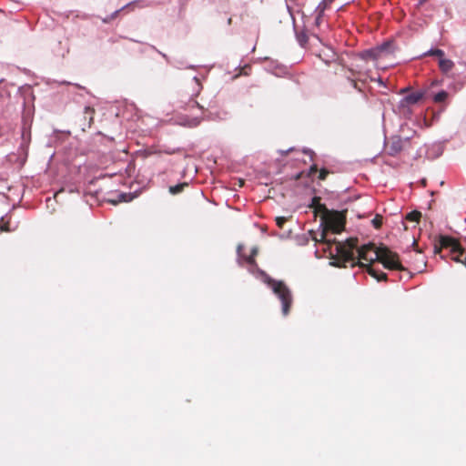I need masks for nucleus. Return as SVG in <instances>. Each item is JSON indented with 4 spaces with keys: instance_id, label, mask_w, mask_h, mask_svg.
Masks as SVG:
<instances>
[{
    "instance_id": "1",
    "label": "nucleus",
    "mask_w": 466,
    "mask_h": 466,
    "mask_svg": "<svg viewBox=\"0 0 466 466\" xmlns=\"http://www.w3.org/2000/svg\"><path fill=\"white\" fill-rule=\"evenodd\" d=\"M343 228V224L340 221L329 222L320 234L319 242L327 245L324 251H329L332 262L330 264L335 267H346V263L353 260V252L358 246V238H350L345 242L337 241L335 238L328 239L327 236L329 231L332 234H339Z\"/></svg>"
},
{
    "instance_id": "2",
    "label": "nucleus",
    "mask_w": 466,
    "mask_h": 466,
    "mask_svg": "<svg viewBox=\"0 0 466 466\" xmlns=\"http://www.w3.org/2000/svg\"><path fill=\"white\" fill-rule=\"evenodd\" d=\"M358 259L359 261L365 260L369 262L368 264L379 261L388 269L406 270L400 260L399 255L386 246L377 248L373 243L363 245L358 248Z\"/></svg>"
},
{
    "instance_id": "3",
    "label": "nucleus",
    "mask_w": 466,
    "mask_h": 466,
    "mask_svg": "<svg viewBox=\"0 0 466 466\" xmlns=\"http://www.w3.org/2000/svg\"><path fill=\"white\" fill-rule=\"evenodd\" d=\"M442 248H449L451 258L466 266V253L456 238L450 236H441L440 248L435 247V252L439 253Z\"/></svg>"
},
{
    "instance_id": "4",
    "label": "nucleus",
    "mask_w": 466,
    "mask_h": 466,
    "mask_svg": "<svg viewBox=\"0 0 466 466\" xmlns=\"http://www.w3.org/2000/svg\"><path fill=\"white\" fill-rule=\"evenodd\" d=\"M266 282L280 299L282 304V313L284 316H287L289 313L292 304V295L289 289L283 281H278L269 277L266 278Z\"/></svg>"
},
{
    "instance_id": "5",
    "label": "nucleus",
    "mask_w": 466,
    "mask_h": 466,
    "mask_svg": "<svg viewBox=\"0 0 466 466\" xmlns=\"http://www.w3.org/2000/svg\"><path fill=\"white\" fill-rule=\"evenodd\" d=\"M412 247L414 248L413 251H409L410 260L409 262L413 266V269L418 272H421L422 269L426 267L425 257L422 252L418 249V243L416 240L413 241Z\"/></svg>"
},
{
    "instance_id": "6",
    "label": "nucleus",
    "mask_w": 466,
    "mask_h": 466,
    "mask_svg": "<svg viewBox=\"0 0 466 466\" xmlns=\"http://www.w3.org/2000/svg\"><path fill=\"white\" fill-rule=\"evenodd\" d=\"M408 142V139H402L400 137H391L386 142L385 150L390 156L395 157L404 148V144Z\"/></svg>"
},
{
    "instance_id": "7",
    "label": "nucleus",
    "mask_w": 466,
    "mask_h": 466,
    "mask_svg": "<svg viewBox=\"0 0 466 466\" xmlns=\"http://www.w3.org/2000/svg\"><path fill=\"white\" fill-rule=\"evenodd\" d=\"M351 263V268H354L355 266H359L360 268H365L366 271L374 279H376L378 281H386L388 277L387 274L374 268L371 265L372 264H365L361 261L355 262V257L353 256V260L350 261Z\"/></svg>"
},
{
    "instance_id": "8",
    "label": "nucleus",
    "mask_w": 466,
    "mask_h": 466,
    "mask_svg": "<svg viewBox=\"0 0 466 466\" xmlns=\"http://www.w3.org/2000/svg\"><path fill=\"white\" fill-rule=\"evenodd\" d=\"M96 111L91 106H86L84 109V116L81 120L83 123L81 124V128L83 131H86L87 128H90L94 123V116Z\"/></svg>"
},
{
    "instance_id": "9",
    "label": "nucleus",
    "mask_w": 466,
    "mask_h": 466,
    "mask_svg": "<svg viewBox=\"0 0 466 466\" xmlns=\"http://www.w3.org/2000/svg\"><path fill=\"white\" fill-rule=\"evenodd\" d=\"M376 49L381 57L384 56L392 54L394 51L393 42L387 41V42L376 46Z\"/></svg>"
},
{
    "instance_id": "10",
    "label": "nucleus",
    "mask_w": 466,
    "mask_h": 466,
    "mask_svg": "<svg viewBox=\"0 0 466 466\" xmlns=\"http://www.w3.org/2000/svg\"><path fill=\"white\" fill-rule=\"evenodd\" d=\"M439 67L443 74H448L454 67V63L451 59L442 57L439 59Z\"/></svg>"
},
{
    "instance_id": "11",
    "label": "nucleus",
    "mask_w": 466,
    "mask_h": 466,
    "mask_svg": "<svg viewBox=\"0 0 466 466\" xmlns=\"http://www.w3.org/2000/svg\"><path fill=\"white\" fill-rule=\"evenodd\" d=\"M422 97H423V93L412 92V93L407 95L403 98V101L408 105H414V104L418 103L419 101H420L422 99Z\"/></svg>"
},
{
    "instance_id": "12",
    "label": "nucleus",
    "mask_w": 466,
    "mask_h": 466,
    "mask_svg": "<svg viewBox=\"0 0 466 466\" xmlns=\"http://www.w3.org/2000/svg\"><path fill=\"white\" fill-rule=\"evenodd\" d=\"M360 57L364 60H377L380 58L379 52L376 47L363 51L360 54Z\"/></svg>"
},
{
    "instance_id": "13",
    "label": "nucleus",
    "mask_w": 466,
    "mask_h": 466,
    "mask_svg": "<svg viewBox=\"0 0 466 466\" xmlns=\"http://www.w3.org/2000/svg\"><path fill=\"white\" fill-rule=\"evenodd\" d=\"M244 248V246L242 244H238L237 251L240 258H242L248 264L254 266L256 265V259L253 256H245L242 254V249Z\"/></svg>"
},
{
    "instance_id": "14",
    "label": "nucleus",
    "mask_w": 466,
    "mask_h": 466,
    "mask_svg": "<svg viewBox=\"0 0 466 466\" xmlns=\"http://www.w3.org/2000/svg\"><path fill=\"white\" fill-rule=\"evenodd\" d=\"M190 86L192 89V94H191L192 96H197L202 89V86L197 77H194L191 80Z\"/></svg>"
},
{
    "instance_id": "15",
    "label": "nucleus",
    "mask_w": 466,
    "mask_h": 466,
    "mask_svg": "<svg viewBox=\"0 0 466 466\" xmlns=\"http://www.w3.org/2000/svg\"><path fill=\"white\" fill-rule=\"evenodd\" d=\"M187 187H188V183L187 182H183V183H179V184L175 185V186H170L169 188H168V191L172 195H177V194L181 193Z\"/></svg>"
},
{
    "instance_id": "16",
    "label": "nucleus",
    "mask_w": 466,
    "mask_h": 466,
    "mask_svg": "<svg viewBox=\"0 0 466 466\" xmlns=\"http://www.w3.org/2000/svg\"><path fill=\"white\" fill-rule=\"evenodd\" d=\"M449 97L447 91L441 90L433 96V101L437 104L444 103Z\"/></svg>"
},
{
    "instance_id": "17",
    "label": "nucleus",
    "mask_w": 466,
    "mask_h": 466,
    "mask_svg": "<svg viewBox=\"0 0 466 466\" xmlns=\"http://www.w3.org/2000/svg\"><path fill=\"white\" fill-rule=\"evenodd\" d=\"M421 218V213L417 210H413L406 215V219L412 222H419Z\"/></svg>"
},
{
    "instance_id": "18",
    "label": "nucleus",
    "mask_w": 466,
    "mask_h": 466,
    "mask_svg": "<svg viewBox=\"0 0 466 466\" xmlns=\"http://www.w3.org/2000/svg\"><path fill=\"white\" fill-rule=\"evenodd\" d=\"M194 108H198L201 112H203V110H204V107L201 105H199V103L198 101H196L195 99L191 98L187 103L186 109L192 110Z\"/></svg>"
},
{
    "instance_id": "19",
    "label": "nucleus",
    "mask_w": 466,
    "mask_h": 466,
    "mask_svg": "<svg viewBox=\"0 0 466 466\" xmlns=\"http://www.w3.org/2000/svg\"><path fill=\"white\" fill-rule=\"evenodd\" d=\"M424 56H437L439 57V59H441L442 57H444V51L439 48L431 49L427 53H425Z\"/></svg>"
},
{
    "instance_id": "20",
    "label": "nucleus",
    "mask_w": 466,
    "mask_h": 466,
    "mask_svg": "<svg viewBox=\"0 0 466 466\" xmlns=\"http://www.w3.org/2000/svg\"><path fill=\"white\" fill-rule=\"evenodd\" d=\"M297 39L301 46H305L308 43V35L305 32H299L297 33Z\"/></svg>"
},
{
    "instance_id": "21",
    "label": "nucleus",
    "mask_w": 466,
    "mask_h": 466,
    "mask_svg": "<svg viewBox=\"0 0 466 466\" xmlns=\"http://www.w3.org/2000/svg\"><path fill=\"white\" fill-rule=\"evenodd\" d=\"M382 216L377 214L375 218L371 220L372 226L377 229L380 228V227L382 226Z\"/></svg>"
},
{
    "instance_id": "22",
    "label": "nucleus",
    "mask_w": 466,
    "mask_h": 466,
    "mask_svg": "<svg viewBox=\"0 0 466 466\" xmlns=\"http://www.w3.org/2000/svg\"><path fill=\"white\" fill-rule=\"evenodd\" d=\"M201 120H202V117H200V116H195V117H193V118L189 121V123H188V127H198V126L200 124Z\"/></svg>"
},
{
    "instance_id": "23",
    "label": "nucleus",
    "mask_w": 466,
    "mask_h": 466,
    "mask_svg": "<svg viewBox=\"0 0 466 466\" xmlns=\"http://www.w3.org/2000/svg\"><path fill=\"white\" fill-rule=\"evenodd\" d=\"M276 224L279 228H283L285 223L287 222L288 218L285 217H277L276 218Z\"/></svg>"
},
{
    "instance_id": "24",
    "label": "nucleus",
    "mask_w": 466,
    "mask_h": 466,
    "mask_svg": "<svg viewBox=\"0 0 466 466\" xmlns=\"http://www.w3.org/2000/svg\"><path fill=\"white\" fill-rule=\"evenodd\" d=\"M329 174V171L326 168H321L319 172V179L325 180Z\"/></svg>"
},
{
    "instance_id": "25",
    "label": "nucleus",
    "mask_w": 466,
    "mask_h": 466,
    "mask_svg": "<svg viewBox=\"0 0 466 466\" xmlns=\"http://www.w3.org/2000/svg\"><path fill=\"white\" fill-rule=\"evenodd\" d=\"M138 3H139V1H134V2H131V3L127 4L126 6H124V7L122 8V10H123V9H125L126 7H129V6L135 5L138 4ZM120 11H121V9L116 10V11L112 15V17H111V18H116V17L117 16V15L120 13Z\"/></svg>"
},
{
    "instance_id": "26",
    "label": "nucleus",
    "mask_w": 466,
    "mask_h": 466,
    "mask_svg": "<svg viewBox=\"0 0 466 466\" xmlns=\"http://www.w3.org/2000/svg\"><path fill=\"white\" fill-rule=\"evenodd\" d=\"M318 171V167L317 165H312L310 167H309V170L308 172V176L310 177L312 176L313 174L317 173Z\"/></svg>"
},
{
    "instance_id": "27",
    "label": "nucleus",
    "mask_w": 466,
    "mask_h": 466,
    "mask_svg": "<svg viewBox=\"0 0 466 466\" xmlns=\"http://www.w3.org/2000/svg\"><path fill=\"white\" fill-rule=\"evenodd\" d=\"M0 229L2 231H5V232H9L10 231V228H9V222H5L4 223V225L1 226Z\"/></svg>"
},
{
    "instance_id": "28",
    "label": "nucleus",
    "mask_w": 466,
    "mask_h": 466,
    "mask_svg": "<svg viewBox=\"0 0 466 466\" xmlns=\"http://www.w3.org/2000/svg\"><path fill=\"white\" fill-rule=\"evenodd\" d=\"M319 8L320 9L319 11V14L318 15L317 18H316V23L319 24V20H320V17H321V15H322V12L324 10V7H321V5H319Z\"/></svg>"
},
{
    "instance_id": "29",
    "label": "nucleus",
    "mask_w": 466,
    "mask_h": 466,
    "mask_svg": "<svg viewBox=\"0 0 466 466\" xmlns=\"http://www.w3.org/2000/svg\"><path fill=\"white\" fill-rule=\"evenodd\" d=\"M349 80L351 82L352 86H353L354 88L358 89L359 91H361V89L358 86V84H357V82H356L354 79H350V78H349Z\"/></svg>"
},
{
    "instance_id": "30",
    "label": "nucleus",
    "mask_w": 466,
    "mask_h": 466,
    "mask_svg": "<svg viewBox=\"0 0 466 466\" xmlns=\"http://www.w3.org/2000/svg\"><path fill=\"white\" fill-rule=\"evenodd\" d=\"M319 198L314 197L312 199V206H315L316 204H318L319 207H323L322 205H320L319 203Z\"/></svg>"
},
{
    "instance_id": "31",
    "label": "nucleus",
    "mask_w": 466,
    "mask_h": 466,
    "mask_svg": "<svg viewBox=\"0 0 466 466\" xmlns=\"http://www.w3.org/2000/svg\"><path fill=\"white\" fill-rule=\"evenodd\" d=\"M258 248L257 247H254L252 249H251V253L250 255L253 256L254 258L258 255Z\"/></svg>"
},
{
    "instance_id": "32",
    "label": "nucleus",
    "mask_w": 466,
    "mask_h": 466,
    "mask_svg": "<svg viewBox=\"0 0 466 466\" xmlns=\"http://www.w3.org/2000/svg\"><path fill=\"white\" fill-rule=\"evenodd\" d=\"M303 176V172H300V173H298L295 177H294V179L295 180H299L301 178V177Z\"/></svg>"
},
{
    "instance_id": "33",
    "label": "nucleus",
    "mask_w": 466,
    "mask_h": 466,
    "mask_svg": "<svg viewBox=\"0 0 466 466\" xmlns=\"http://www.w3.org/2000/svg\"><path fill=\"white\" fill-rule=\"evenodd\" d=\"M231 22H232V19H231V18H229V19L228 20V25H230V24H231Z\"/></svg>"
},
{
    "instance_id": "34",
    "label": "nucleus",
    "mask_w": 466,
    "mask_h": 466,
    "mask_svg": "<svg viewBox=\"0 0 466 466\" xmlns=\"http://www.w3.org/2000/svg\"><path fill=\"white\" fill-rule=\"evenodd\" d=\"M426 1H427V0H420V4H422V3L426 2Z\"/></svg>"
}]
</instances>
